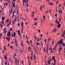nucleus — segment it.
I'll list each match as a JSON object with an SVG mask.
<instances>
[{
    "instance_id": "f257e3e1",
    "label": "nucleus",
    "mask_w": 65,
    "mask_h": 65,
    "mask_svg": "<svg viewBox=\"0 0 65 65\" xmlns=\"http://www.w3.org/2000/svg\"><path fill=\"white\" fill-rule=\"evenodd\" d=\"M62 39H61L60 40V41H58L57 43L59 45H61V44H63L64 42H62Z\"/></svg>"
},
{
    "instance_id": "f03ea898",
    "label": "nucleus",
    "mask_w": 65,
    "mask_h": 65,
    "mask_svg": "<svg viewBox=\"0 0 65 65\" xmlns=\"http://www.w3.org/2000/svg\"><path fill=\"white\" fill-rule=\"evenodd\" d=\"M53 60V58L52 59L51 58L49 60V59H48L47 63H48V64L49 65H50V62H51V60Z\"/></svg>"
},
{
    "instance_id": "7ed1b4c3",
    "label": "nucleus",
    "mask_w": 65,
    "mask_h": 65,
    "mask_svg": "<svg viewBox=\"0 0 65 65\" xmlns=\"http://www.w3.org/2000/svg\"><path fill=\"white\" fill-rule=\"evenodd\" d=\"M11 35L10 34V31H9L7 34V36L8 37H10V38Z\"/></svg>"
},
{
    "instance_id": "20e7f679",
    "label": "nucleus",
    "mask_w": 65,
    "mask_h": 65,
    "mask_svg": "<svg viewBox=\"0 0 65 65\" xmlns=\"http://www.w3.org/2000/svg\"><path fill=\"white\" fill-rule=\"evenodd\" d=\"M17 59L16 58H15V62H16L15 63V64H16V65H18L19 64V61H17Z\"/></svg>"
},
{
    "instance_id": "39448f33",
    "label": "nucleus",
    "mask_w": 65,
    "mask_h": 65,
    "mask_svg": "<svg viewBox=\"0 0 65 65\" xmlns=\"http://www.w3.org/2000/svg\"><path fill=\"white\" fill-rule=\"evenodd\" d=\"M17 18H15L14 19V21H13V24H12L13 25H14V21H15V23L17 21Z\"/></svg>"
},
{
    "instance_id": "423d86ee",
    "label": "nucleus",
    "mask_w": 65,
    "mask_h": 65,
    "mask_svg": "<svg viewBox=\"0 0 65 65\" xmlns=\"http://www.w3.org/2000/svg\"><path fill=\"white\" fill-rule=\"evenodd\" d=\"M37 12V11L36 10V11L34 10L32 12V13L33 14V15H32V17H34V14L35 13H36Z\"/></svg>"
},
{
    "instance_id": "0eeeda50",
    "label": "nucleus",
    "mask_w": 65,
    "mask_h": 65,
    "mask_svg": "<svg viewBox=\"0 0 65 65\" xmlns=\"http://www.w3.org/2000/svg\"><path fill=\"white\" fill-rule=\"evenodd\" d=\"M33 58L34 59V60H35V63H37V61H36V58H35V54L34 55V57H33Z\"/></svg>"
},
{
    "instance_id": "6e6552de",
    "label": "nucleus",
    "mask_w": 65,
    "mask_h": 65,
    "mask_svg": "<svg viewBox=\"0 0 65 65\" xmlns=\"http://www.w3.org/2000/svg\"><path fill=\"white\" fill-rule=\"evenodd\" d=\"M23 5L24 6V3L25 2H28V1H28V0H27V1H25V0H23Z\"/></svg>"
},
{
    "instance_id": "1a4fd4ad",
    "label": "nucleus",
    "mask_w": 65,
    "mask_h": 65,
    "mask_svg": "<svg viewBox=\"0 0 65 65\" xmlns=\"http://www.w3.org/2000/svg\"><path fill=\"white\" fill-rule=\"evenodd\" d=\"M17 14L18 15L19 14V8H17Z\"/></svg>"
},
{
    "instance_id": "9d476101",
    "label": "nucleus",
    "mask_w": 65,
    "mask_h": 65,
    "mask_svg": "<svg viewBox=\"0 0 65 65\" xmlns=\"http://www.w3.org/2000/svg\"><path fill=\"white\" fill-rule=\"evenodd\" d=\"M57 30V29L56 28L55 29V28H54L53 29L52 31L53 32H55Z\"/></svg>"
},
{
    "instance_id": "9b49d317",
    "label": "nucleus",
    "mask_w": 65,
    "mask_h": 65,
    "mask_svg": "<svg viewBox=\"0 0 65 65\" xmlns=\"http://www.w3.org/2000/svg\"><path fill=\"white\" fill-rule=\"evenodd\" d=\"M18 34L19 36H21V33H20V30H18Z\"/></svg>"
},
{
    "instance_id": "f8f14e48",
    "label": "nucleus",
    "mask_w": 65,
    "mask_h": 65,
    "mask_svg": "<svg viewBox=\"0 0 65 65\" xmlns=\"http://www.w3.org/2000/svg\"><path fill=\"white\" fill-rule=\"evenodd\" d=\"M21 27H24V23L23 22L21 23Z\"/></svg>"
},
{
    "instance_id": "ddd939ff",
    "label": "nucleus",
    "mask_w": 65,
    "mask_h": 65,
    "mask_svg": "<svg viewBox=\"0 0 65 65\" xmlns=\"http://www.w3.org/2000/svg\"><path fill=\"white\" fill-rule=\"evenodd\" d=\"M6 38L7 39V40H9L8 41H9V40H10V37H9V38H7V37H6Z\"/></svg>"
},
{
    "instance_id": "4468645a",
    "label": "nucleus",
    "mask_w": 65,
    "mask_h": 65,
    "mask_svg": "<svg viewBox=\"0 0 65 65\" xmlns=\"http://www.w3.org/2000/svg\"><path fill=\"white\" fill-rule=\"evenodd\" d=\"M51 39H52V38H49L48 39V42H50V40H51Z\"/></svg>"
},
{
    "instance_id": "2eb2a0df",
    "label": "nucleus",
    "mask_w": 65,
    "mask_h": 65,
    "mask_svg": "<svg viewBox=\"0 0 65 65\" xmlns=\"http://www.w3.org/2000/svg\"><path fill=\"white\" fill-rule=\"evenodd\" d=\"M42 6H41L40 7V10L41 11L42 10Z\"/></svg>"
},
{
    "instance_id": "dca6fc26",
    "label": "nucleus",
    "mask_w": 65,
    "mask_h": 65,
    "mask_svg": "<svg viewBox=\"0 0 65 65\" xmlns=\"http://www.w3.org/2000/svg\"><path fill=\"white\" fill-rule=\"evenodd\" d=\"M56 60H55L54 61V64L53 63H52V64L53 65H56Z\"/></svg>"
},
{
    "instance_id": "f3484780",
    "label": "nucleus",
    "mask_w": 65,
    "mask_h": 65,
    "mask_svg": "<svg viewBox=\"0 0 65 65\" xmlns=\"http://www.w3.org/2000/svg\"><path fill=\"white\" fill-rule=\"evenodd\" d=\"M52 59H53V60H54V61L55 60H56L55 59V56H53Z\"/></svg>"
},
{
    "instance_id": "a211bd4d",
    "label": "nucleus",
    "mask_w": 65,
    "mask_h": 65,
    "mask_svg": "<svg viewBox=\"0 0 65 65\" xmlns=\"http://www.w3.org/2000/svg\"><path fill=\"white\" fill-rule=\"evenodd\" d=\"M58 12L59 13H62V10H61V11H60V10H59L58 11Z\"/></svg>"
},
{
    "instance_id": "6ab92c4d",
    "label": "nucleus",
    "mask_w": 65,
    "mask_h": 65,
    "mask_svg": "<svg viewBox=\"0 0 65 65\" xmlns=\"http://www.w3.org/2000/svg\"><path fill=\"white\" fill-rule=\"evenodd\" d=\"M12 4H13V7H15V4H13V3H12Z\"/></svg>"
},
{
    "instance_id": "aec40b11",
    "label": "nucleus",
    "mask_w": 65,
    "mask_h": 65,
    "mask_svg": "<svg viewBox=\"0 0 65 65\" xmlns=\"http://www.w3.org/2000/svg\"><path fill=\"white\" fill-rule=\"evenodd\" d=\"M13 34H14V37H15V35H16L15 32H14L13 33Z\"/></svg>"
},
{
    "instance_id": "412c9836",
    "label": "nucleus",
    "mask_w": 65,
    "mask_h": 65,
    "mask_svg": "<svg viewBox=\"0 0 65 65\" xmlns=\"http://www.w3.org/2000/svg\"><path fill=\"white\" fill-rule=\"evenodd\" d=\"M10 23L9 24H8L7 25V26H8V27H9V25H10V22H11V19H10Z\"/></svg>"
},
{
    "instance_id": "4be33fe9",
    "label": "nucleus",
    "mask_w": 65,
    "mask_h": 65,
    "mask_svg": "<svg viewBox=\"0 0 65 65\" xmlns=\"http://www.w3.org/2000/svg\"><path fill=\"white\" fill-rule=\"evenodd\" d=\"M26 5L27 7H28V6H29V4L28 3H26Z\"/></svg>"
},
{
    "instance_id": "5701e85b",
    "label": "nucleus",
    "mask_w": 65,
    "mask_h": 65,
    "mask_svg": "<svg viewBox=\"0 0 65 65\" xmlns=\"http://www.w3.org/2000/svg\"><path fill=\"white\" fill-rule=\"evenodd\" d=\"M57 26L58 27H61V24L58 25H57Z\"/></svg>"
},
{
    "instance_id": "b1692460",
    "label": "nucleus",
    "mask_w": 65,
    "mask_h": 65,
    "mask_svg": "<svg viewBox=\"0 0 65 65\" xmlns=\"http://www.w3.org/2000/svg\"><path fill=\"white\" fill-rule=\"evenodd\" d=\"M2 20L3 21H4V20H5V18H4V17H3Z\"/></svg>"
},
{
    "instance_id": "393cba45",
    "label": "nucleus",
    "mask_w": 65,
    "mask_h": 65,
    "mask_svg": "<svg viewBox=\"0 0 65 65\" xmlns=\"http://www.w3.org/2000/svg\"><path fill=\"white\" fill-rule=\"evenodd\" d=\"M21 45L23 46H24V45L23 44V42H21Z\"/></svg>"
},
{
    "instance_id": "a878e982",
    "label": "nucleus",
    "mask_w": 65,
    "mask_h": 65,
    "mask_svg": "<svg viewBox=\"0 0 65 65\" xmlns=\"http://www.w3.org/2000/svg\"><path fill=\"white\" fill-rule=\"evenodd\" d=\"M5 58L6 60H7V55H6V56L5 55Z\"/></svg>"
},
{
    "instance_id": "bb28decb",
    "label": "nucleus",
    "mask_w": 65,
    "mask_h": 65,
    "mask_svg": "<svg viewBox=\"0 0 65 65\" xmlns=\"http://www.w3.org/2000/svg\"><path fill=\"white\" fill-rule=\"evenodd\" d=\"M46 49L47 50H48V46L46 47Z\"/></svg>"
},
{
    "instance_id": "cd10ccee",
    "label": "nucleus",
    "mask_w": 65,
    "mask_h": 65,
    "mask_svg": "<svg viewBox=\"0 0 65 65\" xmlns=\"http://www.w3.org/2000/svg\"><path fill=\"white\" fill-rule=\"evenodd\" d=\"M61 50H62V48H61V47H60L59 49V51H61Z\"/></svg>"
},
{
    "instance_id": "c85d7f7f",
    "label": "nucleus",
    "mask_w": 65,
    "mask_h": 65,
    "mask_svg": "<svg viewBox=\"0 0 65 65\" xmlns=\"http://www.w3.org/2000/svg\"><path fill=\"white\" fill-rule=\"evenodd\" d=\"M52 11V10L51 9H50L49 10V13H50V12H51Z\"/></svg>"
},
{
    "instance_id": "c756f323",
    "label": "nucleus",
    "mask_w": 65,
    "mask_h": 65,
    "mask_svg": "<svg viewBox=\"0 0 65 65\" xmlns=\"http://www.w3.org/2000/svg\"><path fill=\"white\" fill-rule=\"evenodd\" d=\"M54 39L53 40V41H52V44L53 45H54Z\"/></svg>"
},
{
    "instance_id": "7c9ffc66",
    "label": "nucleus",
    "mask_w": 65,
    "mask_h": 65,
    "mask_svg": "<svg viewBox=\"0 0 65 65\" xmlns=\"http://www.w3.org/2000/svg\"><path fill=\"white\" fill-rule=\"evenodd\" d=\"M7 61H6L5 63V65H7Z\"/></svg>"
},
{
    "instance_id": "2f4dec72",
    "label": "nucleus",
    "mask_w": 65,
    "mask_h": 65,
    "mask_svg": "<svg viewBox=\"0 0 65 65\" xmlns=\"http://www.w3.org/2000/svg\"><path fill=\"white\" fill-rule=\"evenodd\" d=\"M38 41H39V42H40V39L39 38H38L37 40Z\"/></svg>"
},
{
    "instance_id": "473e14b6",
    "label": "nucleus",
    "mask_w": 65,
    "mask_h": 65,
    "mask_svg": "<svg viewBox=\"0 0 65 65\" xmlns=\"http://www.w3.org/2000/svg\"><path fill=\"white\" fill-rule=\"evenodd\" d=\"M43 17H44L43 18V19L44 20H45V17L44 16Z\"/></svg>"
},
{
    "instance_id": "72a5a7b5",
    "label": "nucleus",
    "mask_w": 65,
    "mask_h": 65,
    "mask_svg": "<svg viewBox=\"0 0 65 65\" xmlns=\"http://www.w3.org/2000/svg\"><path fill=\"white\" fill-rule=\"evenodd\" d=\"M0 25L1 26V27H3V25L1 24V23Z\"/></svg>"
},
{
    "instance_id": "f704fd0d",
    "label": "nucleus",
    "mask_w": 65,
    "mask_h": 65,
    "mask_svg": "<svg viewBox=\"0 0 65 65\" xmlns=\"http://www.w3.org/2000/svg\"><path fill=\"white\" fill-rule=\"evenodd\" d=\"M2 23L3 24H4V21H3L2 22Z\"/></svg>"
},
{
    "instance_id": "c9c22d12",
    "label": "nucleus",
    "mask_w": 65,
    "mask_h": 65,
    "mask_svg": "<svg viewBox=\"0 0 65 65\" xmlns=\"http://www.w3.org/2000/svg\"><path fill=\"white\" fill-rule=\"evenodd\" d=\"M6 32H7V30H5V31H4V33H5H5H6Z\"/></svg>"
},
{
    "instance_id": "e433bc0d",
    "label": "nucleus",
    "mask_w": 65,
    "mask_h": 65,
    "mask_svg": "<svg viewBox=\"0 0 65 65\" xmlns=\"http://www.w3.org/2000/svg\"><path fill=\"white\" fill-rule=\"evenodd\" d=\"M1 37H2V34L1 33L0 34V38H1Z\"/></svg>"
},
{
    "instance_id": "4c0bfd02",
    "label": "nucleus",
    "mask_w": 65,
    "mask_h": 65,
    "mask_svg": "<svg viewBox=\"0 0 65 65\" xmlns=\"http://www.w3.org/2000/svg\"><path fill=\"white\" fill-rule=\"evenodd\" d=\"M12 9L10 12V13H12Z\"/></svg>"
},
{
    "instance_id": "58836bf2",
    "label": "nucleus",
    "mask_w": 65,
    "mask_h": 65,
    "mask_svg": "<svg viewBox=\"0 0 65 65\" xmlns=\"http://www.w3.org/2000/svg\"><path fill=\"white\" fill-rule=\"evenodd\" d=\"M39 44H40L38 43V42H37V45H39Z\"/></svg>"
},
{
    "instance_id": "ea45409f",
    "label": "nucleus",
    "mask_w": 65,
    "mask_h": 65,
    "mask_svg": "<svg viewBox=\"0 0 65 65\" xmlns=\"http://www.w3.org/2000/svg\"><path fill=\"white\" fill-rule=\"evenodd\" d=\"M42 35H43L42 34H41L40 35V36L41 37H42Z\"/></svg>"
},
{
    "instance_id": "a19ab883",
    "label": "nucleus",
    "mask_w": 65,
    "mask_h": 65,
    "mask_svg": "<svg viewBox=\"0 0 65 65\" xmlns=\"http://www.w3.org/2000/svg\"><path fill=\"white\" fill-rule=\"evenodd\" d=\"M46 40H47V39H45V40L44 42L45 43H46Z\"/></svg>"
},
{
    "instance_id": "79ce46f5",
    "label": "nucleus",
    "mask_w": 65,
    "mask_h": 65,
    "mask_svg": "<svg viewBox=\"0 0 65 65\" xmlns=\"http://www.w3.org/2000/svg\"><path fill=\"white\" fill-rule=\"evenodd\" d=\"M58 21V20L57 19V20H56V23H58V21Z\"/></svg>"
},
{
    "instance_id": "37998d69",
    "label": "nucleus",
    "mask_w": 65,
    "mask_h": 65,
    "mask_svg": "<svg viewBox=\"0 0 65 65\" xmlns=\"http://www.w3.org/2000/svg\"><path fill=\"white\" fill-rule=\"evenodd\" d=\"M37 25V22H36V23L34 24V25Z\"/></svg>"
},
{
    "instance_id": "c03bdc74",
    "label": "nucleus",
    "mask_w": 65,
    "mask_h": 65,
    "mask_svg": "<svg viewBox=\"0 0 65 65\" xmlns=\"http://www.w3.org/2000/svg\"><path fill=\"white\" fill-rule=\"evenodd\" d=\"M27 42L28 43V44H29V42L28 41H27Z\"/></svg>"
},
{
    "instance_id": "a18cd8bd",
    "label": "nucleus",
    "mask_w": 65,
    "mask_h": 65,
    "mask_svg": "<svg viewBox=\"0 0 65 65\" xmlns=\"http://www.w3.org/2000/svg\"><path fill=\"white\" fill-rule=\"evenodd\" d=\"M4 50H6V48H5V46L4 47Z\"/></svg>"
},
{
    "instance_id": "49530a36",
    "label": "nucleus",
    "mask_w": 65,
    "mask_h": 65,
    "mask_svg": "<svg viewBox=\"0 0 65 65\" xmlns=\"http://www.w3.org/2000/svg\"><path fill=\"white\" fill-rule=\"evenodd\" d=\"M53 50H56V48H54L53 49Z\"/></svg>"
},
{
    "instance_id": "de8ad7c7",
    "label": "nucleus",
    "mask_w": 65,
    "mask_h": 65,
    "mask_svg": "<svg viewBox=\"0 0 65 65\" xmlns=\"http://www.w3.org/2000/svg\"><path fill=\"white\" fill-rule=\"evenodd\" d=\"M47 53H48V50H47Z\"/></svg>"
},
{
    "instance_id": "09e8293b",
    "label": "nucleus",
    "mask_w": 65,
    "mask_h": 65,
    "mask_svg": "<svg viewBox=\"0 0 65 65\" xmlns=\"http://www.w3.org/2000/svg\"><path fill=\"white\" fill-rule=\"evenodd\" d=\"M57 14H56L55 15V16L56 17V18H57Z\"/></svg>"
},
{
    "instance_id": "8fccbe9b",
    "label": "nucleus",
    "mask_w": 65,
    "mask_h": 65,
    "mask_svg": "<svg viewBox=\"0 0 65 65\" xmlns=\"http://www.w3.org/2000/svg\"><path fill=\"white\" fill-rule=\"evenodd\" d=\"M56 12H58V9H56Z\"/></svg>"
},
{
    "instance_id": "3c124183",
    "label": "nucleus",
    "mask_w": 65,
    "mask_h": 65,
    "mask_svg": "<svg viewBox=\"0 0 65 65\" xmlns=\"http://www.w3.org/2000/svg\"><path fill=\"white\" fill-rule=\"evenodd\" d=\"M58 22H57V23H58V25H60V22H59V21H58Z\"/></svg>"
},
{
    "instance_id": "603ef678",
    "label": "nucleus",
    "mask_w": 65,
    "mask_h": 65,
    "mask_svg": "<svg viewBox=\"0 0 65 65\" xmlns=\"http://www.w3.org/2000/svg\"><path fill=\"white\" fill-rule=\"evenodd\" d=\"M26 38H27V39H28V37H27V35H26Z\"/></svg>"
},
{
    "instance_id": "864d4df0",
    "label": "nucleus",
    "mask_w": 65,
    "mask_h": 65,
    "mask_svg": "<svg viewBox=\"0 0 65 65\" xmlns=\"http://www.w3.org/2000/svg\"><path fill=\"white\" fill-rule=\"evenodd\" d=\"M12 37H13V33L12 34Z\"/></svg>"
},
{
    "instance_id": "5fc2aeb1",
    "label": "nucleus",
    "mask_w": 65,
    "mask_h": 65,
    "mask_svg": "<svg viewBox=\"0 0 65 65\" xmlns=\"http://www.w3.org/2000/svg\"><path fill=\"white\" fill-rule=\"evenodd\" d=\"M2 10L3 11V10H4V8H2Z\"/></svg>"
},
{
    "instance_id": "6e6d98bb",
    "label": "nucleus",
    "mask_w": 65,
    "mask_h": 65,
    "mask_svg": "<svg viewBox=\"0 0 65 65\" xmlns=\"http://www.w3.org/2000/svg\"><path fill=\"white\" fill-rule=\"evenodd\" d=\"M34 38H35V40H36L37 39H36V37H34Z\"/></svg>"
},
{
    "instance_id": "4d7b16f0",
    "label": "nucleus",
    "mask_w": 65,
    "mask_h": 65,
    "mask_svg": "<svg viewBox=\"0 0 65 65\" xmlns=\"http://www.w3.org/2000/svg\"><path fill=\"white\" fill-rule=\"evenodd\" d=\"M10 30L11 31H12V28H10Z\"/></svg>"
},
{
    "instance_id": "13d9d810",
    "label": "nucleus",
    "mask_w": 65,
    "mask_h": 65,
    "mask_svg": "<svg viewBox=\"0 0 65 65\" xmlns=\"http://www.w3.org/2000/svg\"><path fill=\"white\" fill-rule=\"evenodd\" d=\"M38 31L39 32H40V30H38Z\"/></svg>"
},
{
    "instance_id": "bf43d9fd",
    "label": "nucleus",
    "mask_w": 65,
    "mask_h": 65,
    "mask_svg": "<svg viewBox=\"0 0 65 65\" xmlns=\"http://www.w3.org/2000/svg\"><path fill=\"white\" fill-rule=\"evenodd\" d=\"M14 56H17V55H16V54H15V53L14 54Z\"/></svg>"
},
{
    "instance_id": "052dcab7",
    "label": "nucleus",
    "mask_w": 65,
    "mask_h": 65,
    "mask_svg": "<svg viewBox=\"0 0 65 65\" xmlns=\"http://www.w3.org/2000/svg\"><path fill=\"white\" fill-rule=\"evenodd\" d=\"M59 7H61V4H60L59 6Z\"/></svg>"
},
{
    "instance_id": "680f3d73",
    "label": "nucleus",
    "mask_w": 65,
    "mask_h": 65,
    "mask_svg": "<svg viewBox=\"0 0 65 65\" xmlns=\"http://www.w3.org/2000/svg\"><path fill=\"white\" fill-rule=\"evenodd\" d=\"M7 22H9V19H8L7 21Z\"/></svg>"
},
{
    "instance_id": "e2e57ef3",
    "label": "nucleus",
    "mask_w": 65,
    "mask_h": 65,
    "mask_svg": "<svg viewBox=\"0 0 65 65\" xmlns=\"http://www.w3.org/2000/svg\"><path fill=\"white\" fill-rule=\"evenodd\" d=\"M10 48H12V46H11L10 47Z\"/></svg>"
},
{
    "instance_id": "0e129e2a",
    "label": "nucleus",
    "mask_w": 65,
    "mask_h": 65,
    "mask_svg": "<svg viewBox=\"0 0 65 65\" xmlns=\"http://www.w3.org/2000/svg\"><path fill=\"white\" fill-rule=\"evenodd\" d=\"M16 46H18V44L17 43H16Z\"/></svg>"
},
{
    "instance_id": "69168bd1",
    "label": "nucleus",
    "mask_w": 65,
    "mask_h": 65,
    "mask_svg": "<svg viewBox=\"0 0 65 65\" xmlns=\"http://www.w3.org/2000/svg\"><path fill=\"white\" fill-rule=\"evenodd\" d=\"M53 5V4L52 3H51L50 4V5Z\"/></svg>"
},
{
    "instance_id": "338daca9",
    "label": "nucleus",
    "mask_w": 65,
    "mask_h": 65,
    "mask_svg": "<svg viewBox=\"0 0 65 65\" xmlns=\"http://www.w3.org/2000/svg\"><path fill=\"white\" fill-rule=\"evenodd\" d=\"M62 45H63V46H65V44H62Z\"/></svg>"
},
{
    "instance_id": "774afa93",
    "label": "nucleus",
    "mask_w": 65,
    "mask_h": 65,
    "mask_svg": "<svg viewBox=\"0 0 65 65\" xmlns=\"http://www.w3.org/2000/svg\"><path fill=\"white\" fill-rule=\"evenodd\" d=\"M20 23H19L18 24V25L19 26H20Z\"/></svg>"
}]
</instances>
